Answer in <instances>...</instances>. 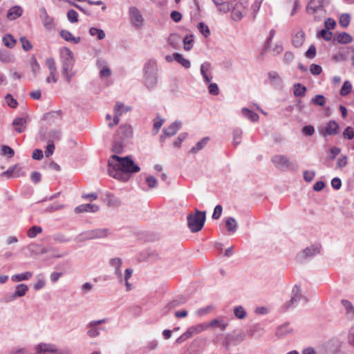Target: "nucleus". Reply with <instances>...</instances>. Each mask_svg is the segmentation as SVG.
Here are the masks:
<instances>
[{"mask_svg": "<svg viewBox=\"0 0 354 354\" xmlns=\"http://www.w3.org/2000/svg\"><path fill=\"white\" fill-rule=\"evenodd\" d=\"M107 170L110 176L122 182H127L131 174L140 171V167L131 156L120 157L114 154L108 160Z\"/></svg>", "mask_w": 354, "mask_h": 354, "instance_id": "nucleus-1", "label": "nucleus"}, {"mask_svg": "<svg viewBox=\"0 0 354 354\" xmlns=\"http://www.w3.org/2000/svg\"><path fill=\"white\" fill-rule=\"evenodd\" d=\"M245 333L241 329L234 330L227 333L217 335L213 339L215 344L221 345L225 351H230L231 347L236 346L245 339Z\"/></svg>", "mask_w": 354, "mask_h": 354, "instance_id": "nucleus-2", "label": "nucleus"}, {"mask_svg": "<svg viewBox=\"0 0 354 354\" xmlns=\"http://www.w3.org/2000/svg\"><path fill=\"white\" fill-rule=\"evenodd\" d=\"M59 54L62 64V73L68 83H70L73 77V74L70 73V71L72 70L75 64L73 53L68 48L62 47L59 49Z\"/></svg>", "mask_w": 354, "mask_h": 354, "instance_id": "nucleus-3", "label": "nucleus"}, {"mask_svg": "<svg viewBox=\"0 0 354 354\" xmlns=\"http://www.w3.org/2000/svg\"><path fill=\"white\" fill-rule=\"evenodd\" d=\"M144 82L149 90L153 89L158 82L157 62L154 59L149 60L144 66Z\"/></svg>", "mask_w": 354, "mask_h": 354, "instance_id": "nucleus-4", "label": "nucleus"}, {"mask_svg": "<svg viewBox=\"0 0 354 354\" xmlns=\"http://www.w3.org/2000/svg\"><path fill=\"white\" fill-rule=\"evenodd\" d=\"M206 219V212L195 209V213H190L187 216V226L192 232H198L202 230Z\"/></svg>", "mask_w": 354, "mask_h": 354, "instance_id": "nucleus-5", "label": "nucleus"}, {"mask_svg": "<svg viewBox=\"0 0 354 354\" xmlns=\"http://www.w3.org/2000/svg\"><path fill=\"white\" fill-rule=\"evenodd\" d=\"M328 5V0H310L307 5L306 11L309 15H315L317 20H320L326 15L325 7Z\"/></svg>", "mask_w": 354, "mask_h": 354, "instance_id": "nucleus-6", "label": "nucleus"}, {"mask_svg": "<svg viewBox=\"0 0 354 354\" xmlns=\"http://www.w3.org/2000/svg\"><path fill=\"white\" fill-rule=\"evenodd\" d=\"M110 234V231L107 228H100L87 230L82 232L77 236L78 241H86L88 240L104 239Z\"/></svg>", "mask_w": 354, "mask_h": 354, "instance_id": "nucleus-7", "label": "nucleus"}, {"mask_svg": "<svg viewBox=\"0 0 354 354\" xmlns=\"http://www.w3.org/2000/svg\"><path fill=\"white\" fill-rule=\"evenodd\" d=\"M301 299H304L305 303H307L308 301L306 297L302 296L301 288L297 285H295L292 289L290 300L283 306L286 310L295 308Z\"/></svg>", "mask_w": 354, "mask_h": 354, "instance_id": "nucleus-8", "label": "nucleus"}, {"mask_svg": "<svg viewBox=\"0 0 354 354\" xmlns=\"http://www.w3.org/2000/svg\"><path fill=\"white\" fill-rule=\"evenodd\" d=\"M322 246L320 244L312 245L301 251L297 254L296 259L299 262H303L308 258H311L318 254L321 252Z\"/></svg>", "mask_w": 354, "mask_h": 354, "instance_id": "nucleus-9", "label": "nucleus"}, {"mask_svg": "<svg viewBox=\"0 0 354 354\" xmlns=\"http://www.w3.org/2000/svg\"><path fill=\"white\" fill-rule=\"evenodd\" d=\"M272 162L275 167L279 170H287L293 169V165L290 162L289 158L285 155L277 154L272 157Z\"/></svg>", "mask_w": 354, "mask_h": 354, "instance_id": "nucleus-10", "label": "nucleus"}, {"mask_svg": "<svg viewBox=\"0 0 354 354\" xmlns=\"http://www.w3.org/2000/svg\"><path fill=\"white\" fill-rule=\"evenodd\" d=\"M106 322V319H102L99 320H93L90 322L86 325V334L91 338H95L100 335V328L99 325Z\"/></svg>", "mask_w": 354, "mask_h": 354, "instance_id": "nucleus-11", "label": "nucleus"}, {"mask_svg": "<svg viewBox=\"0 0 354 354\" xmlns=\"http://www.w3.org/2000/svg\"><path fill=\"white\" fill-rule=\"evenodd\" d=\"M40 139L43 141L53 140V142L59 141L62 138V132L60 130L51 129L49 131H44L41 129L39 131Z\"/></svg>", "mask_w": 354, "mask_h": 354, "instance_id": "nucleus-12", "label": "nucleus"}, {"mask_svg": "<svg viewBox=\"0 0 354 354\" xmlns=\"http://www.w3.org/2000/svg\"><path fill=\"white\" fill-rule=\"evenodd\" d=\"M129 17L132 24L136 28H140L143 25L144 19L140 10L135 6L129 9Z\"/></svg>", "mask_w": 354, "mask_h": 354, "instance_id": "nucleus-13", "label": "nucleus"}, {"mask_svg": "<svg viewBox=\"0 0 354 354\" xmlns=\"http://www.w3.org/2000/svg\"><path fill=\"white\" fill-rule=\"evenodd\" d=\"M339 128L336 121L330 120L324 128L319 129V133L323 136L336 135L338 133Z\"/></svg>", "mask_w": 354, "mask_h": 354, "instance_id": "nucleus-14", "label": "nucleus"}, {"mask_svg": "<svg viewBox=\"0 0 354 354\" xmlns=\"http://www.w3.org/2000/svg\"><path fill=\"white\" fill-rule=\"evenodd\" d=\"M228 325V322L223 317H218L216 319H213L207 323V327L211 328H218L222 331L225 330Z\"/></svg>", "mask_w": 354, "mask_h": 354, "instance_id": "nucleus-15", "label": "nucleus"}, {"mask_svg": "<svg viewBox=\"0 0 354 354\" xmlns=\"http://www.w3.org/2000/svg\"><path fill=\"white\" fill-rule=\"evenodd\" d=\"M200 72L205 84H209L213 77L212 75V65L209 62H205L201 65Z\"/></svg>", "mask_w": 354, "mask_h": 354, "instance_id": "nucleus-16", "label": "nucleus"}, {"mask_svg": "<svg viewBox=\"0 0 354 354\" xmlns=\"http://www.w3.org/2000/svg\"><path fill=\"white\" fill-rule=\"evenodd\" d=\"M57 352L56 346L50 344L40 343L37 346L35 354H55Z\"/></svg>", "mask_w": 354, "mask_h": 354, "instance_id": "nucleus-17", "label": "nucleus"}, {"mask_svg": "<svg viewBox=\"0 0 354 354\" xmlns=\"http://www.w3.org/2000/svg\"><path fill=\"white\" fill-rule=\"evenodd\" d=\"M133 135L132 127L129 124H123L121 125L116 133V136L122 140H125L129 138H131Z\"/></svg>", "mask_w": 354, "mask_h": 354, "instance_id": "nucleus-18", "label": "nucleus"}, {"mask_svg": "<svg viewBox=\"0 0 354 354\" xmlns=\"http://www.w3.org/2000/svg\"><path fill=\"white\" fill-rule=\"evenodd\" d=\"M28 119L26 117H17L12 122L15 131L19 133L24 132L26 129Z\"/></svg>", "mask_w": 354, "mask_h": 354, "instance_id": "nucleus-19", "label": "nucleus"}, {"mask_svg": "<svg viewBox=\"0 0 354 354\" xmlns=\"http://www.w3.org/2000/svg\"><path fill=\"white\" fill-rule=\"evenodd\" d=\"M109 265L114 268V273L116 275L118 281H122V273L121 270V266L122 265V260L119 257H115L110 259Z\"/></svg>", "mask_w": 354, "mask_h": 354, "instance_id": "nucleus-20", "label": "nucleus"}, {"mask_svg": "<svg viewBox=\"0 0 354 354\" xmlns=\"http://www.w3.org/2000/svg\"><path fill=\"white\" fill-rule=\"evenodd\" d=\"M292 328L290 326V324L287 322L277 327L275 335L278 337L281 338L290 334L292 332Z\"/></svg>", "mask_w": 354, "mask_h": 354, "instance_id": "nucleus-21", "label": "nucleus"}, {"mask_svg": "<svg viewBox=\"0 0 354 354\" xmlns=\"http://www.w3.org/2000/svg\"><path fill=\"white\" fill-rule=\"evenodd\" d=\"M99 207L95 204H82L75 208V212L77 214L83 212H96Z\"/></svg>", "mask_w": 354, "mask_h": 354, "instance_id": "nucleus-22", "label": "nucleus"}, {"mask_svg": "<svg viewBox=\"0 0 354 354\" xmlns=\"http://www.w3.org/2000/svg\"><path fill=\"white\" fill-rule=\"evenodd\" d=\"M181 128V122L176 121L163 129L164 136L171 137Z\"/></svg>", "mask_w": 354, "mask_h": 354, "instance_id": "nucleus-23", "label": "nucleus"}, {"mask_svg": "<svg viewBox=\"0 0 354 354\" xmlns=\"http://www.w3.org/2000/svg\"><path fill=\"white\" fill-rule=\"evenodd\" d=\"M23 14V9L19 6H15L10 8L7 13V18L12 21L20 17Z\"/></svg>", "mask_w": 354, "mask_h": 354, "instance_id": "nucleus-24", "label": "nucleus"}, {"mask_svg": "<svg viewBox=\"0 0 354 354\" xmlns=\"http://www.w3.org/2000/svg\"><path fill=\"white\" fill-rule=\"evenodd\" d=\"M2 175L6 176L9 178H18L21 176H24V174L21 171V167L16 165L13 167H9L8 170L2 173Z\"/></svg>", "mask_w": 354, "mask_h": 354, "instance_id": "nucleus-25", "label": "nucleus"}, {"mask_svg": "<svg viewBox=\"0 0 354 354\" xmlns=\"http://www.w3.org/2000/svg\"><path fill=\"white\" fill-rule=\"evenodd\" d=\"M46 65L47 66L48 68L49 69V72H50L53 82H54V83L57 82V79L56 77L57 67H56L55 59L52 57L46 59Z\"/></svg>", "mask_w": 354, "mask_h": 354, "instance_id": "nucleus-26", "label": "nucleus"}, {"mask_svg": "<svg viewBox=\"0 0 354 354\" xmlns=\"http://www.w3.org/2000/svg\"><path fill=\"white\" fill-rule=\"evenodd\" d=\"M305 33L302 30L297 31L292 38V45L296 48L302 46L304 41Z\"/></svg>", "mask_w": 354, "mask_h": 354, "instance_id": "nucleus-27", "label": "nucleus"}, {"mask_svg": "<svg viewBox=\"0 0 354 354\" xmlns=\"http://www.w3.org/2000/svg\"><path fill=\"white\" fill-rule=\"evenodd\" d=\"M59 35L65 41L73 44H78L81 40L80 37H74L71 32L66 30H62Z\"/></svg>", "mask_w": 354, "mask_h": 354, "instance_id": "nucleus-28", "label": "nucleus"}, {"mask_svg": "<svg viewBox=\"0 0 354 354\" xmlns=\"http://www.w3.org/2000/svg\"><path fill=\"white\" fill-rule=\"evenodd\" d=\"M335 39L339 44H347L353 41V37L346 32H342L337 35Z\"/></svg>", "mask_w": 354, "mask_h": 354, "instance_id": "nucleus-29", "label": "nucleus"}, {"mask_svg": "<svg viewBox=\"0 0 354 354\" xmlns=\"http://www.w3.org/2000/svg\"><path fill=\"white\" fill-rule=\"evenodd\" d=\"M186 302V299L185 297H180L176 299L172 300L165 306V313H168L171 309L179 306Z\"/></svg>", "mask_w": 354, "mask_h": 354, "instance_id": "nucleus-30", "label": "nucleus"}, {"mask_svg": "<svg viewBox=\"0 0 354 354\" xmlns=\"http://www.w3.org/2000/svg\"><path fill=\"white\" fill-rule=\"evenodd\" d=\"M241 7H243V4L239 2L232 10L231 17L234 21H239L243 18V15L240 10Z\"/></svg>", "mask_w": 354, "mask_h": 354, "instance_id": "nucleus-31", "label": "nucleus"}, {"mask_svg": "<svg viewBox=\"0 0 354 354\" xmlns=\"http://www.w3.org/2000/svg\"><path fill=\"white\" fill-rule=\"evenodd\" d=\"M241 113L245 118L250 120L251 122H257L259 119V116L257 113L248 109V108H243L241 109Z\"/></svg>", "mask_w": 354, "mask_h": 354, "instance_id": "nucleus-32", "label": "nucleus"}, {"mask_svg": "<svg viewBox=\"0 0 354 354\" xmlns=\"http://www.w3.org/2000/svg\"><path fill=\"white\" fill-rule=\"evenodd\" d=\"M15 60L14 55L7 50H0V62L3 63H11Z\"/></svg>", "mask_w": 354, "mask_h": 354, "instance_id": "nucleus-33", "label": "nucleus"}, {"mask_svg": "<svg viewBox=\"0 0 354 354\" xmlns=\"http://www.w3.org/2000/svg\"><path fill=\"white\" fill-rule=\"evenodd\" d=\"M209 140V137L203 138L190 149L189 152L191 153H196L199 151L202 150L207 145Z\"/></svg>", "mask_w": 354, "mask_h": 354, "instance_id": "nucleus-34", "label": "nucleus"}, {"mask_svg": "<svg viewBox=\"0 0 354 354\" xmlns=\"http://www.w3.org/2000/svg\"><path fill=\"white\" fill-rule=\"evenodd\" d=\"M341 304L344 306L347 317L349 318H353L354 315V307L353 304L346 299H342L341 301Z\"/></svg>", "mask_w": 354, "mask_h": 354, "instance_id": "nucleus-35", "label": "nucleus"}, {"mask_svg": "<svg viewBox=\"0 0 354 354\" xmlns=\"http://www.w3.org/2000/svg\"><path fill=\"white\" fill-rule=\"evenodd\" d=\"M174 59L176 62H177L178 64H180L181 66H183L185 68H189L191 66V63L189 60L185 59L183 57V56L178 53H175L173 54Z\"/></svg>", "mask_w": 354, "mask_h": 354, "instance_id": "nucleus-36", "label": "nucleus"}, {"mask_svg": "<svg viewBox=\"0 0 354 354\" xmlns=\"http://www.w3.org/2000/svg\"><path fill=\"white\" fill-rule=\"evenodd\" d=\"M225 227L228 232H235L237 230V222L233 217H227L225 219Z\"/></svg>", "mask_w": 354, "mask_h": 354, "instance_id": "nucleus-37", "label": "nucleus"}, {"mask_svg": "<svg viewBox=\"0 0 354 354\" xmlns=\"http://www.w3.org/2000/svg\"><path fill=\"white\" fill-rule=\"evenodd\" d=\"M32 276V272H25L21 274H16L11 277V279L14 282H18L25 280H28Z\"/></svg>", "mask_w": 354, "mask_h": 354, "instance_id": "nucleus-38", "label": "nucleus"}, {"mask_svg": "<svg viewBox=\"0 0 354 354\" xmlns=\"http://www.w3.org/2000/svg\"><path fill=\"white\" fill-rule=\"evenodd\" d=\"M268 76L271 83L274 86H280L282 84V80L276 71H270Z\"/></svg>", "mask_w": 354, "mask_h": 354, "instance_id": "nucleus-39", "label": "nucleus"}, {"mask_svg": "<svg viewBox=\"0 0 354 354\" xmlns=\"http://www.w3.org/2000/svg\"><path fill=\"white\" fill-rule=\"evenodd\" d=\"M3 43L5 46L9 48H12L16 44V40L10 34L5 35L2 38Z\"/></svg>", "mask_w": 354, "mask_h": 354, "instance_id": "nucleus-40", "label": "nucleus"}, {"mask_svg": "<svg viewBox=\"0 0 354 354\" xmlns=\"http://www.w3.org/2000/svg\"><path fill=\"white\" fill-rule=\"evenodd\" d=\"M28 286L24 283H21V284L17 285L15 287V290L14 292V294L17 298L21 297L24 296L26 294V292H28Z\"/></svg>", "mask_w": 354, "mask_h": 354, "instance_id": "nucleus-41", "label": "nucleus"}, {"mask_svg": "<svg viewBox=\"0 0 354 354\" xmlns=\"http://www.w3.org/2000/svg\"><path fill=\"white\" fill-rule=\"evenodd\" d=\"M194 36L192 35H186L183 39L184 49L187 51L193 48Z\"/></svg>", "mask_w": 354, "mask_h": 354, "instance_id": "nucleus-42", "label": "nucleus"}, {"mask_svg": "<svg viewBox=\"0 0 354 354\" xmlns=\"http://www.w3.org/2000/svg\"><path fill=\"white\" fill-rule=\"evenodd\" d=\"M306 91V86L297 83L294 85V95L297 97H302Z\"/></svg>", "mask_w": 354, "mask_h": 354, "instance_id": "nucleus-43", "label": "nucleus"}, {"mask_svg": "<svg viewBox=\"0 0 354 354\" xmlns=\"http://www.w3.org/2000/svg\"><path fill=\"white\" fill-rule=\"evenodd\" d=\"M42 228L40 226L38 225H34L32 226L27 232V236L30 238L33 239L37 236V234L41 233Z\"/></svg>", "mask_w": 354, "mask_h": 354, "instance_id": "nucleus-44", "label": "nucleus"}, {"mask_svg": "<svg viewBox=\"0 0 354 354\" xmlns=\"http://www.w3.org/2000/svg\"><path fill=\"white\" fill-rule=\"evenodd\" d=\"M89 34L91 36H97V39L101 40L105 37V32L103 30L97 28H91L89 29Z\"/></svg>", "mask_w": 354, "mask_h": 354, "instance_id": "nucleus-45", "label": "nucleus"}, {"mask_svg": "<svg viewBox=\"0 0 354 354\" xmlns=\"http://www.w3.org/2000/svg\"><path fill=\"white\" fill-rule=\"evenodd\" d=\"M41 21L44 28L48 30L51 31L55 28V24L52 17H48V18L44 19Z\"/></svg>", "mask_w": 354, "mask_h": 354, "instance_id": "nucleus-46", "label": "nucleus"}, {"mask_svg": "<svg viewBox=\"0 0 354 354\" xmlns=\"http://www.w3.org/2000/svg\"><path fill=\"white\" fill-rule=\"evenodd\" d=\"M124 140H115L112 146L111 150L113 152L115 153H120L123 151L124 149V145H123Z\"/></svg>", "mask_w": 354, "mask_h": 354, "instance_id": "nucleus-47", "label": "nucleus"}, {"mask_svg": "<svg viewBox=\"0 0 354 354\" xmlns=\"http://www.w3.org/2000/svg\"><path fill=\"white\" fill-rule=\"evenodd\" d=\"M234 314L238 319H243L246 316V311L241 306H235L234 308Z\"/></svg>", "mask_w": 354, "mask_h": 354, "instance_id": "nucleus-48", "label": "nucleus"}, {"mask_svg": "<svg viewBox=\"0 0 354 354\" xmlns=\"http://www.w3.org/2000/svg\"><path fill=\"white\" fill-rule=\"evenodd\" d=\"M30 65L32 72L34 73L35 75H36L40 69V66L35 56H32L31 57L30 61Z\"/></svg>", "mask_w": 354, "mask_h": 354, "instance_id": "nucleus-49", "label": "nucleus"}, {"mask_svg": "<svg viewBox=\"0 0 354 354\" xmlns=\"http://www.w3.org/2000/svg\"><path fill=\"white\" fill-rule=\"evenodd\" d=\"M352 89V85L348 81H345L340 89V95L342 96L347 95Z\"/></svg>", "mask_w": 354, "mask_h": 354, "instance_id": "nucleus-50", "label": "nucleus"}, {"mask_svg": "<svg viewBox=\"0 0 354 354\" xmlns=\"http://www.w3.org/2000/svg\"><path fill=\"white\" fill-rule=\"evenodd\" d=\"M242 131L240 129H235L233 131V144L237 146L241 143Z\"/></svg>", "mask_w": 354, "mask_h": 354, "instance_id": "nucleus-51", "label": "nucleus"}, {"mask_svg": "<svg viewBox=\"0 0 354 354\" xmlns=\"http://www.w3.org/2000/svg\"><path fill=\"white\" fill-rule=\"evenodd\" d=\"M351 21V17L347 13H344L341 15L339 17V24L343 28H346Z\"/></svg>", "mask_w": 354, "mask_h": 354, "instance_id": "nucleus-52", "label": "nucleus"}, {"mask_svg": "<svg viewBox=\"0 0 354 354\" xmlns=\"http://www.w3.org/2000/svg\"><path fill=\"white\" fill-rule=\"evenodd\" d=\"M129 110V108L124 106L122 103L118 102L114 108L115 114L118 115H122L124 113L127 112Z\"/></svg>", "mask_w": 354, "mask_h": 354, "instance_id": "nucleus-53", "label": "nucleus"}, {"mask_svg": "<svg viewBox=\"0 0 354 354\" xmlns=\"http://www.w3.org/2000/svg\"><path fill=\"white\" fill-rule=\"evenodd\" d=\"M67 19L71 23H77L78 21V14L73 9H70L67 12Z\"/></svg>", "mask_w": 354, "mask_h": 354, "instance_id": "nucleus-54", "label": "nucleus"}, {"mask_svg": "<svg viewBox=\"0 0 354 354\" xmlns=\"http://www.w3.org/2000/svg\"><path fill=\"white\" fill-rule=\"evenodd\" d=\"M312 103L324 106L326 104V98L323 95H317L312 99Z\"/></svg>", "mask_w": 354, "mask_h": 354, "instance_id": "nucleus-55", "label": "nucleus"}, {"mask_svg": "<svg viewBox=\"0 0 354 354\" xmlns=\"http://www.w3.org/2000/svg\"><path fill=\"white\" fill-rule=\"evenodd\" d=\"M197 27L200 32L203 34L205 37H207L210 35V30L208 26L203 22L198 23Z\"/></svg>", "mask_w": 354, "mask_h": 354, "instance_id": "nucleus-56", "label": "nucleus"}, {"mask_svg": "<svg viewBox=\"0 0 354 354\" xmlns=\"http://www.w3.org/2000/svg\"><path fill=\"white\" fill-rule=\"evenodd\" d=\"M53 239L57 243H67L70 241V239L66 237L62 233L55 234L53 236Z\"/></svg>", "mask_w": 354, "mask_h": 354, "instance_id": "nucleus-57", "label": "nucleus"}, {"mask_svg": "<svg viewBox=\"0 0 354 354\" xmlns=\"http://www.w3.org/2000/svg\"><path fill=\"white\" fill-rule=\"evenodd\" d=\"M55 151V145L54 142H53V140H48L47 142V146L46 147L45 150V155L46 157H50L52 156Z\"/></svg>", "mask_w": 354, "mask_h": 354, "instance_id": "nucleus-58", "label": "nucleus"}, {"mask_svg": "<svg viewBox=\"0 0 354 354\" xmlns=\"http://www.w3.org/2000/svg\"><path fill=\"white\" fill-rule=\"evenodd\" d=\"M145 182L147 184L148 187L149 188H155L157 187L158 185V180L157 179L153 176H147L145 179Z\"/></svg>", "mask_w": 354, "mask_h": 354, "instance_id": "nucleus-59", "label": "nucleus"}, {"mask_svg": "<svg viewBox=\"0 0 354 354\" xmlns=\"http://www.w3.org/2000/svg\"><path fill=\"white\" fill-rule=\"evenodd\" d=\"M187 137V133H181L178 135V138L174 140L173 145L175 147H180L181 143L186 139Z\"/></svg>", "mask_w": 354, "mask_h": 354, "instance_id": "nucleus-60", "label": "nucleus"}, {"mask_svg": "<svg viewBox=\"0 0 354 354\" xmlns=\"http://www.w3.org/2000/svg\"><path fill=\"white\" fill-rule=\"evenodd\" d=\"M342 136L346 139H353L354 138V129L351 127H347L344 129Z\"/></svg>", "mask_w": 354, "mask_h": 354, "instance_id": "nucleus-61", "label": "nucleus"}, {"mask_svg": "<svg viewBox=\"0 0 354 354\" xmlns=\"http://www.w3.org/2000/svg\"><path fill=\"white\" fill-rule=\"evenodd\" d=\"M301 133L304 135V136H313L314 133H315V128L312 125H306V126H304L302 129H301Z\"/></svg>", "mask_w": 354, "mask_h": 354, "instance_id": "nucleus-62", "label": "nucleus"}, {"mask_svg": "<svg viewBox=\"0 0 354 354\" xmlns=\"http://www.w3.org/2000/svg\"><path fill=\"white\" fill-rule=\"evenodd\" d=\"M5 100L7 104L11 108H16L18 103L15 99L12 97L10 94H7L5 97Z\"/></svg>", "mask_w": 354, "mask_h": 354, "instance_id": "nucleus-63", "label": "nucleus"}, {"mask_svg": "<svg viewBox=\"0 0 354 354\" xmlns=\"http://www.w3.org/2000/svg\"><path fill=\"white\" fill-rule=\"evenodd\" d=\"M347 342L350 346L354 347V325L348 330Z\"/></svg>", "mask_w": 354, "mask_h": 354, "instance_id": "nucleus-64", "label": "nucleus"}]
</instances>
